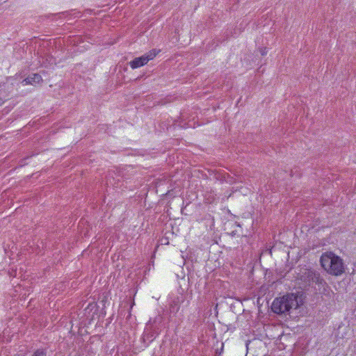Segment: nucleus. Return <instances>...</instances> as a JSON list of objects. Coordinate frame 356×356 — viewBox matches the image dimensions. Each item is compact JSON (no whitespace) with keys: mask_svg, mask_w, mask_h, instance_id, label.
<instances>
[{"mask_svg":"<svg viewBox=\"0 0 356 356\" xmlns=\"http://www.w3.org/2000/svg\"><path fill=\"white\" fill-rule=\"evenodd\" d=\"M320 261L322 267L330 275L338 276L344 273L345 267L342 259L332 252L323 254Z\"/></svg>","mask_w":356,"mask_h":356,"instance_id":"f257e3e1","label":"nucleus"},{"mask_svg":"<svg viewBox=\"0 0 356 356\" xmlns=\"http://www.w3.org/2000/svg\"><path fill=\"white\" fill-rule=\"evenodd\" d=\"M298 307V296L294 293H287L282 297L275 298L271 306L272 311L278 314H285L290 309Z\"/></svg>","mask_w":356,"mask_h":356,"instance_id":"f03ea898","label":"nucleus"},{"mask_svg":"<svg viewBox=\"0 0 356 356\" xmlns=\"http://www.w3.org/2000/svg\"><path fill=\"white\" fill-rule=\"evenodd\" d=\"M301 280L308 284L309 286H312L315 284L319 287H324L327 284L326 282L321 277L319 272L312 270L305 269V271L301 275Z\"/></svg>","mask_w":356,"mask_h":356,"instance_id":"7ed1b4c3","label":"nucleus"},{"mask_svg":"<svg viewBox=\"0 0 356 356\" xmlns=\"http://www.w3.org/2000/svg\"><path fill=\"white\" fill-rule=\"evenodd\" d=\"M159 52L156 49H154L149 51L147 54H145L140 57L134 58L130 62V67L132 69H136L142 67L147 64L149 60H152Z\"/></svg>","mask_w":356,"mask_h":356,"instance_id":"20e7f679","label":"nucleus"},{"mask_svg":"<svg viewBox=\"0 0 356 356\" xmlns=\"http://www.w3.org/2000/svg\"><path fill=\"white\" fill-rule=\"evenodd\" d=\"M163 323V317L160 315H157L154 318H150L147 323L145 327L148 328L152 332H157L159 334Z\"/></svg>","mask_w":356,"mask_h":356,"instance_id":"39448f33","label":"nucleus"},{"mask_svg":"<svg viewBox=\"0 0 356 356\" xmlns=\"http://www.w3.org/2000/svg\"><path fill=\"white\" fill-rule=\"evenodd\" d=\"M157 332H154L149 330L148 328L145 327L142 340L145 343V346L147 347L149 344L152 342L158 336Z\"/></svg>","mask_w":356,"mask_h":356,"instance_id":"423d86ee","label":"nucleus"},{"mask_svg":"<svg viewBox=\"0 0 356 356\" xmlns=\"http://www.w3.org/2000/svg\"><path fill=\"white\" fill-rule=\"evenodd\" d=\"M180 299L179 297H177L172 300L170 306H169V311L171 314H176L179 309H180Z\"/></svg>","mask_w":356,"mask_h":356,"instance_id":"0eeeda50","label":"nucleus"},{"mask_svg":"<svg viewBox=\"0 0 356 356\" xmlns=\"http://www.w3.org/2000/svg\"><path fill=\"white\" fill-rule=\"evenodd\" d=\"M42 81V76L38 74H33L31 76L24 79L23 83H25V85L33 83H38Z\"/></svg>","mask_w":356,"mask_h":356,"instance_id":"6e6552de","label":"nucleus"},{"mask_svg":"<svg viewBox=\"0 0 356 356\" xmlns=\"http://www.w3.org/2000/svg\"><path fill=\"white\" fill-rule=\"evenodd\" d=\"M32 356H46V352L44 350H37Z\"/></svg>","mask_w":356,"mask_h":356,"instance_id":"1a4fd4ad","label":"nucleus"},{"mask_svg":"<svg viewBox=\"0 0 356 356\" xmlns=\"http://www.w3.org/2000/svg\"><path fill=\"white\" fill-rule=\"evenodd\" d=\"M261 55H265L266 54V49H261Z\"/></svg>","mask_w":356,"mask_h":356,"instance_id":"9d476101","label":"nucleus"},{"mask_svg":"<svg viewBox=\"0 0 356 356\" xmlns=\"http://www.w3.org/2000/svg\"><path fill=\"white\" fill-rule=\"evenodd\" d=\"M222 349H223V344L222 345V347H221V350H220L222 351Z\"/></svg>","mask_w":356,"mask_h":356,"instance_id":"9b49d317","label":"nucleus"}]
</instances>
